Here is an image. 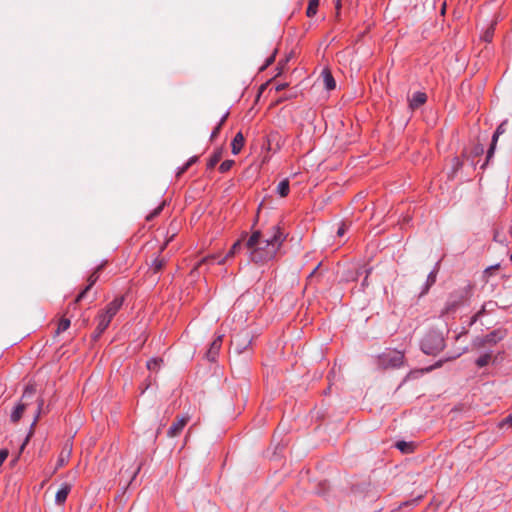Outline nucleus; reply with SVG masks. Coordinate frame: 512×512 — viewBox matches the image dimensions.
I'll return each instance as SVG.
<instances>
[{
    "mask_svg": "<svg viewBox=\"0 0 512 512\" xmlns=\"http://www.w3.org/2000/svg\"><path fill=\"white\" fill-rule=\"evenodd\" d=\"M382 362L392 367H399L404 360V354L400 351H390L382 356Z\"/></svg>",
    "mask_w": 512,
    "mask_h": 512,
    "instance_id": "0eeeda50",
    "label": "nucleus"
},
{
    "mask_svg": "<svg viewBox=\"0 0 512 512\" xmlns=\"http://www.w3.org/2000/svg\"><path fill=\"white\" fill-rule=\"evenodd\" d=\"M506 124H507V121H503L497 127L496 131L494 132L493 137H492V141H491V145H490V147H489V149L487 151L486 161L483 163L481 168H484L487 165V163L489 162V160L493 157L494 152H495V148H496V145H497L498 138H499L500 135H502L506 131V128H505Z\"/></svg>",
    "mask_w": 512,
    "mask_h": 512,
    "instance_id": "39448f33",
    "label": "nucleus"
},
{
    "mask_svg": "<svg viewBox=\"0 0 512 512\" xmlns=\"http://www.w3.org/2000/svg\"><path fill=\"white\" fill-rule=\"evenodd\" d=\"M495 31V23H491L490 26L485 30L482 35V39L485 42H491Z\"/></svg>",
    "mask_w": 512,
    "mask_h": 512,
    "instance_id": "bb28decb",
    "label": "nucleus"
},
{
    "mask_svg": "<svg viewBox=\"0 0 512 512\" xmlns=\"http://www.w3.org/2000/svg\"><path fill=\"white\" fill-rule=\"evenodd\" d=\"M35 392L36 388L34 385L26 386L20 403L15 407L11 414L12 422L16 423L21 419L26 407L30 404L28 400L34 396Z\"/></svg>",
    "mask_w": 512,
    "mask_h": 512,
    "instance_id": "7ed1b4c3",
    "label": "nucleus"
},
{
    "mask_svg": "<svg viewBox=\"0 0 512 512\" xmlns=\"http://www.w3.org/2000/svg\"><path fill=\"white\" fill-rule=\"evenodd\" d=\"M245 143V138L241 132H238L232 142H231V150L234 155H237L240 153L241 149L243 148Z\"/></svg>",
    "mask_w": 512,
    "mask_h": 512,
    "instance_id": "ddd939ff",
    "label": "nucleus"
},
{
    "mask_svg": "<svg viewBox=\"0 0 512 512\" xmlns=\"http://www.w3.org/2000/svg\"><path fill=\"white\" fill-rule=\"evenodd\" d=\"M274 61V55H272L270 58H268L266 62V66L270 65Z\"/></svg>",
    "mask_w": 512,
    "mask_h": 512,
    "instance_id": "09e8293b",
    "label": "nucleus"
},
{
    "mask_svg": "<svg viewBox=\"0 0 512 512\" xmlns=\"http://www.w3.org/2000/svg\"><path fill=\"white\" fill-rule=\"evenodd\" d=\"M395 447L397 449H399L404 454L412 453L415 449V445L413 442H406V441L396 442Z\"/></svg>",
    "mask_w": 512,
    "mask_h": 512,
    "instance_id": "6ab92c4d",
    "label": "nucleus"
},
{
    "mask_svg": "<svg viewBox=\"0 0 512 512\" xmlns=\"http://www.w3.org/2000/svg\"><path fill=\"white\" fill-rule=\"evenodd\" d=\"M166 264V261L164 258H156L152 262L151 269L154 271V273H158Z\"/></svg>",
    "mask_w": 512,
    "mask_h": 512,
    "instance_id": "c85d7f7f",
    "label": "nucleus"
},
{
    "mask_svg": "<svg viewBox=\"0 0 512 512\" xmlns=\"http://www.w3.org/2000/svg\"><path fill=\"white\" fill-rule=\"evenodd\" d=\"M491 360V354L485 353L476 360V365L480 368L485 367Z\"/></svg>",
    "mask_w": 512,
    "mask_h": 512,
    "instance_id": "c756f323",
    "label": "nucleus"
},
{
    "mask_svg": "<svg viewBox=\"0 0 512 512\" xmlns=\"http://www.w3.org/2000/svg\"><path fill=\"white\" fill-rule=\"evenodd\" d=\"M164 205H165V201H163L157 208H155L151 213H149L146 216V220L147 221H151L152 219L157 217L161 213V211L163 210Z\"/></svg>",
    "mask_w": 512,
    "mask_h": 512,
    "instance_id": "473e14b6",
    "label": "nucleus"
},
{
    "mask_svg": "<svg viewBox=\"0 0 512 512\" xmlns=\"http://www.w3.org/2000/svg\"><path fill=\"white\" fill-rule=\"evenodd\" d=\"M261 207H262V204H260V206L258 207L257 217H256V220H255V223L258 221L259 212H260V210H261Z\"/></svg>",
    "mask_w": 512,
    "mask_h": 512,
    "instance_id": "864d4df0",
    "label": "nucleus"
},
{
    "mask_svg": "<svg viewBox=\"0 0 512 512\" xmlns=\"http://www.w3.org/2000/svg\"><path fill=\"white\" fill-rule=\"evenodd\" d=\"M369 273H370V270H368V271H367V274H369ZM367 278H368V275H366L365 279H364V280H363V282H362V286H363V287H365V286H367V285H368Z\"/></svg>",
    "mask_w": 512,
    "mask_h": 512,
    "instance_id": "a18cd8bd",
    "label": "nucleus"
},
{
    "mask_svg": "<svg viewBox=\"0 0 512 512\" xmlns=\"http://www.w3.org/2000/svg\"><path fill=\"white\" fill-rule=\"evenodd\" d=\"M427 101V96L423 92H416L409 100V107L415 110L422 106Z\"/></svg>",
    "mask_w": 512,
    "mask_h": 512,
    "instance_id": "f8f14e48",
    "label": "nucleus"
},
{
    "mask_svg": "<svg viewBox=\"0 0 512 512\" xmlns=\"http://www.w3.org/2000/svg\"><path fill=\"white\" fill-rule=\"evenodd\" d=\"M105 263H102L97 266V268L93 271V273L88 277V285L85 287V289L79 293V295L76 297L74 304L76 305L79 301H81L86 293L93 287V285L97 282L99 279V272L103 269Z\"/></svg>",
    "mask_w": 512,
    "mask_h": 512,
    "instance_id": "423d86ee",
    "label": "nucleus"
},
{
    "mask_svg": "<svg viewBox=\"0 0 512 512\" xmlns=\"http://www.w3.org/2000/svg\"><path fill=\"white\" fill-rule=\"evenodd\" d=\"M123 302H124V297L123 296H119V297H116L113 301H111L105 310H103L106 314H108L109 316H112L114 317L117 312L119 311V309L121 308V306L123 305Z\"/></svg>",
    "mask_w": 512,
    "mask_h": 512,
    "instance_id": "9d476101",
    "label": "nucleus"
},
{
    "mask_svg": "<svg viewBox=\"0 0 512 512\" xmlns=\"http://www.w3.org/2000/svg\"><path fill=\"white\" fill-rule=\"evenodd\" d=\"M113 319L112 316H109L104 311H101L97 316L98 321V334H102L107 327L109 326L111 320Z\"/></svg>",
    "mask_w": 512,
    "mask_h": 512,
    "instance_id": "9b49d317",
    "label": "nucleus"
},
{
    "mask_svg": "<svg viewBox=\"0 0 512 512\" xmlns=\"http://www.w3.org/2000/svg\"><path fill=\"white\" fill-rule=\"evenodd\" d=\"M141 469V466H138V468L136 469V471L134 472V475L132 477V480L136 477L137 473L140 471Z\"/></svg>",
    "mask_w": 512,
    "mask_h": 512,
    "instance_id": "603ef678",
    "label": "nucleus"
},
{
    "mask_svg": "<svg viewBox=\"0 0 512 512\" xmlns=\"http://www.w3.org/2000/svg\"><path fill=\"white\" fill-rule=\"evenodd\" d=\"M484 153V146L481 143H476L473 145L469 154H464L468 160L471 161L472 165H475L477 162L475 158L480 157Z\"/></svg>",
    "mask_w": 512,
    "mask_h": 512,
    "instance_id": "2eb2a0df",
    "label": "nucleus"
},
{
    "mask_svg": "<svg viewBox=\"0 0 512 512\" xmlns=\"http://www.w3.org/2000/svg\"><path fill=\"white\" fill-rule=\"evenodd\" d=\"M346 232V227L344 224H342L339 229L337 230V235L338 236H343L344 233Z\"/></svg>",
    "mask_w": 512,
    "mask_h": 512,
    "instance_id": "a19ab883",
    "label": "nucleus"
},
{
    "mask_svg": "<svg viewBox=\"0 0 512 512\" xmlns=\"http://www.w3.org/2000/svg\"><path fill=\"white\" fill-rule=\"evenodd\" d=\"M251 343V338L248 334L245 335L243 341L239 337H237L234 341V344L236 346L237 352L241 353L243 350L246 349L248 345Z\"/></svg>",
    "mask_w": 512,
    "mask_h": 512,
    "instance_id": "4be33fe9",
    "label": "nucleus"
},
{
    "mask_svg": "<svg viewBox=\"0 0 512 512\" xmlns=\"http://www.w3.org/2000/svg\"><path fill=\"white\" fill-rule=\"evenodd\" d=\"M227 117H228V113L223 115V117L220 119V121H219V123L217 125H220V127H222L223 124L225 123V121L227 120Z\"/></svg>",
    "mask_w": 512,
    "mask_h": 512,
    "instance_id": "37998d69",
    "label": "nucleus"
},
{
    "mask_svg": "<svg viewBox=\"0 0 512 512\" xmlns=\"http://www.w3.org/2000/svg\"><path fill=\"white\" fill-rule=\"evenodd\" d=\"M454 169L458 170L462 167V162L459 160V158H454Z\"/></svg>",
    "mask_w": 512,
    "mask_h": 512,
    "instance_id": "ea45409f",
    "label": "nucleus"
},
{
    "mask_svg": "<svg viewBox=\"0 0 512 512\" xmlns=\"http://www.w3.org/2000/svg\"><path fill=\"white\" fill-rule=\"evenodd\" d=\"M499 265L491 266L485 270L486 273H490L491 269H497Z\"/></svg>",
    "mask_w": 512,
    "mask_h": 512,
    "instance_id": "8fccbe9b",
    "label": "nucleus"
},
{
    "mask_svg": "<svg viewBox=\"0 0 512 512\" xmlns=\"http://www.w3.org/2000/svg\"><path fill=\"white\" fill-rule=\"evenodd\" d=\"M197 161H198V157L197 156L191 157L181 168H179L176 176L180 177L182 174H184Z\"/></svg>",
    "mask_w": 512,
    "mask_h": 512,
    "instance_id": "a878e982",
    "label": "nucleus"
},
{
    "mask_svg": "<svg viewBox=\"0 0 512 512\" xmlns=\"http://www.w3.org/2000/svg\"><path fill=\"white\" fill-rule=\"evenodd\" d=\"M222 339H223V335H219L211 343V345L207 351V354H206V357L209 361H214L216 359L218 352L222 345Z\"/></svg>",
    "mask_w": 512,
    "mask_h": 512,
    "instance_id": "1a4fd4ad",
    "label": "nucleus"
},
{
    "mask_svg": "<svg viewBox=\"0 0 512 512\" xmlns=\"http://www.w3.org/2000/svg\"><path fill=\"white\" fill-rule=\"evenodd\" d=\"M233 165H234L233 160H225L220 164L219 170L221 173H225V172L229 171Z\"/></svg>",
    "mask_w": 512,
    "mask_h": 512,
    "instance_id": "72a5a7b5",
    "label": "nucleus"
},
{
    "mask_svg": "<svg viewBox=\"0 0 512 512\" xmlns=\"http://www.w3.org/2000/svg\"><path fill=\"white\" fill-rule=\"evenodd\" d=\"M341 7V0H336V9L339 10Z\"/></svg>",
    "mask_w": 512,
    "mask_h": 512,
    "instance_id": "3c124183",
    "label": "nucleus"
},
{
    "mask_svg": "<svg viewBox=\"0 0 512 512\" xmlns=\"http://www.w3.org/2000/svg\"><path fill=\"white\" fill-rule=\"evenodd\" d=\"M241 247H242V240L239 239L232 245V247L229 250V252L227 253V255L224 258L218 260V264H223L226 261V259L233 257L241 249Z\"/></svg>",
    "mask_w": 512,
    "mask_h": 512,
    "instance_id": "412c9836",
    "label": "nucleus"
},
{
    "mask_svg": "<svg viewBox=\"0 0 512 512\" xmlns=\"http://www.w3.org/2000/svg\"><path fill=\"white\" fill-rule=\"evenodd\" d=\"M506 335L505 330L497 329L492 331L491 333L487 334L483 337H477L473 340V347L474 348H482L487 344L495 345L499 341H501Z\"/></svg>",
    "mask_w": 512,
    "mask_h": 512,
    "instance_id": "20e7f679",
    "label": "nucleus"
},
{
    "mask_svg": "<svg viewBox=\"0 0 512 512\" xmlns=\"http://www.w3.org/2000/svg\"><path fill=\"white\" fill-rule=\"evenodd\" d=\"M217 259V257L215 255H211V256H207V257H204L198 264V266H201L202 264H205V263H212L214 262L215 260Z\"/></svg>",
    "mask_w": 512,
    "mask_h": 512,
    "instance_id": "c9c22d12",
    "label": "nucleus"
},
{
    "mask_svg": "<svg viewBox=\"0 0 512 512\" xmlns=\"http://www.w3.org/2000/svg\"><path fill=\"white\" fill-rule=\"evenodd\" d=\"M190 417L188 415L181 416L177 418V420L171 425V427L168 429V436L169 437H176L178 436L183 428L188 423Z\"/></svg>",
    "mask_w": 512,
    "mask_h": 512,
    "instance_id": "6e6552de",
    "label": "nucleus"
},
{
    "mask_svg": "<svg viewBox=\"0 0 512 512\" xmlns=\"http://www.w3.org/2000/svg\"><path fill=\"white\" fill-rule=\"evenodd\" d=\"M70 454H71V446L66 445L58 457V461H57L55 470H57L58 468L65 465V463L68 461V459L70 457Z\"/></svg>",
    "mask_w": 512,
    "mask_h": 512,
    "instance_id": "a211bd4d",
    "label": "nucleus"
},
{
    "mask_svg": "<svg viewBox=\"0 0 512 512\" xmlns=\"http://www.w3.org/2000/svg\"><path fill=\"white\" fill-rule=\"evenodd\" d=\"M486 311V304H484L481 308L480 311H478L473 317H472V320H471V324L475 323L477 321V319L482 316Z\"/></svg>",
    "mask_w": 512,
    "mask_h": 512,
    "instance_id": "f704fd0d",
    "label": "nucleus"
},
{
    "mask_svg": "<svg viewBox=\"0 0 512 512\" xmlns=\"http://www.w3.org/2000/svg\"><path fill=\"white\" fill-rule=\"evenodd\" d=\"M8 450L7 449H2L0 450V466L3 464V462L7 459L8 457Z\"/></svg>",
    "mask_w": 512,
    "mask_h": 512,
    "instance_id": "e433bc0d",
    "label": "nucleus"
},
{
    "mask_svg": "<svg viewBox=\"0 0 512 512\" xmlns=\"http://www.w3.org/2000/svg\"><path fill=\"white\" fill-rule=\"evenodd\" d=\"M70 326V320L67 319V318H62L60 321H59V324H58V327H57V330H56V333L57 334H60L64 331H66Z\"/></svg>",
    "mask_w": 512,
    "mask_h": 512,
    "instance_id": "7c9ffc66",
    "label": "nucleus"
},
{
    "mask_svg": "<svg viewBox=\"0 0 512 512\" xmlns=\"http://www.w3.org/2000/svg\"><path fill=\"white\" fill-rule=\"evenodd\" d=\"M43 405H44V399L41 398V397L38 398V400H37V408H36V411H35V417H34V420H33L32 424H31L30 432H29L25 442L23 443V445H25L28 442L30 436L33 434L34 427H35L37 421L39 420V417H40ZM23 447L24 446H22V448Z\"/></svg>",
    "mask_w": 512,
    "mask_h": 512,
    "instance_id": "4468645a",
    "label": "nucleus"
},
{
    "mask_svg": "<svg viewBox=\"0 0 512 512\" xmlns=\"http://www.w3.org/2000/svg\"><path fill=\"white\" fill-rule=\"evenodd\" d=\"M221 128H222V127H220V125H217V126L213 129V131H212V133H211V136H210V140H211V141H213V140L218 136V134L220 133Z\"/></svg>",
    "mask_w": 512,
    "mask_h": 512,
    "instance_id": "4c0bfd02",
    "label": "nucleus"
},
{
    "mask_svg": "<svg viewBox=\"0 0 512 512\" xmlns=\"http://www.w3.org/2000/svg\"><path fill=\"white\" fill-rule=\"evenodd\" d=\"M275 138H276V135H274V134H270L267 137V146H266L267 151H270L272 149L271 144H272V141L275 140Z\"/></svg>",
    "mask_w": 512,
    "mask_h": 512,
    "instance_id": "58836bf2",
    "label": "nucleus"
},
{
    "mask_svg": "<svg viewBox=\"0 0 512 512\" xmlns=\"http://www.w3.org/2000/svg\"><path fill=\"white\" fill-rule=\"evenodd\" d=\"M441 363H442L441 361L437 362V363L435 364V367H440V366H441ZM433 368H434V366H433ZM431 369H432V367H431L429 370H431Z\"/></svg>",
    "mask_w": 512,
    "mask_h": 512,
    "instance_id": "6e6d98bb",
    "label": "nucleus"
},
{
    "mask_svg": "<svg viewBox=\"0 0 512 512\" xmlns=\"http://www.w3.org/2000/svg\"><path fill=\"white\" fill-rule=\"evenodd\" d=\"M162 363V359L160 358H152L150 360L147 361V368L149 370H157L159 367H160V364Z\"/></svg>",
    "mask_w": 512,
    "mask_h": 512,
    "instance_id": "2f4dec72",
    "label": "nucleus"
},
{
    "mask_svg": "<svg viewBox=\"0 0 512 512\" xmlns=\"http://www.w3.org/2000/svg\"><path fill=\"white\" fill-rule=\"evenodd\" d=\"M319 6V0H309L308 7L306 10V15L308 17H313L317 13V9Z\"/></svg>",
    "mask_w": 512,
    "mask_h": 512,
    "instance_id": "b1692460",
    "label": "nucleus"
},
{
    "mask_svg": "<svg viewBox=\"0 0 512 512\" xmlns=\"http://www.w3.org/2000/svg\"><path fill=\"white\" fill-rule=\"evenodd\" d=\"M319 267H320V264H318V266L316 268H314V270L309 274L308 278H312L316 274Z\"/></svg>",
    "mask_w": 512,
    "mask_h": 512,
    "instance_id": "c03bdc74",
    "label": "nucleus"
},
{
    "mask_svg": "<svg viewBox=\"0 0 512 512\" xmlns=\"http://www.w3.org/2000/svg\"><path fill=\"white\" fill-rule=\"evenodd\" d=\"M444 346L443 336L436 331L427 333L421 342V349L427 355H436L443 350Z\"/></svg>",
    "mask_w": 512,
    "mask_h": 512,
    "instance_id": "f03ea898",
    "label": "nucleus"
},
{
    "mask_svg": "<svg viewBox=\"0 0 512 512\" xmlns=\"http://www.w3.org/2000/svg\"><path fill=\"white\" fill-rule=\"evenodd\" d=\"M285 240L286 235L279 225H273L265 235L260 230L253 231L245 244L249 259L255 264L273 260Z\"/></svg>",
    "mask_w": 512,
    "mask_h": 512,
    "instance_id": "f257e3e1",
    "label": "nucleus"
},
{
    "mask_svg": "<svg viewBox=\"0 0 512 512\" xmlns=\"http://www.w3.org/2000/svg\"><path fill=\"white\" fill-rule=\"evenodd\" d=\"M436 275H437L436 270L429 273V275L427 277L425 289L422 291V294L427 293L429 288L436 282Z\"/></svg>",
    "mask_w": 512,
    "mask_h": 512,
    "instance_id": "cd10ccee",
    "label": "nucleus"
},
{
    "mask_svg": "<svg viewBox=\"0 0 512 512\" xmlns=\"http://www.w3.org/2000/svg\"><path fill=\"white\" fill-rule=\"evenodd\" d=\"M101 335H102V334H98V326H97V327H96V330H95V332H94V334H93V338L96 340V339H98Z\"/></svg>",
    "mask_w": 512,
    "mask_h": 512,
    "instance_id": "49530a36",
    "label": "nucleus"
},
{
    "mask_svg": "<svg viewBox=\"0 0 512 512\" xmlns=\"http://www.w3.org/2000/svg\"><path fill=\"white\" fill-rule=\"evenodd\" d=\"M322 78L324 86L327 90H333L336 87L335 79L329 69H323Z\"/></svg>",
    "mask_w": 512,
    "mask_h": 512,
    "instance_id": "dca6fc26",
    "label": "nucleus"
},
{
    "mask_svg": "<svg viewBox=\"0 0 512 512\" xmlns=\"http://www.w3.org/2000/svg\"><path fill=\"white\" fill-rule=\"evenodd\" d=\"M445 9H446V3L444 2L442 5L441 14L445 13Z\"/></svg>",
    "mask_w": 512,
    "mask_h": 512,
    "instance_id": "5fc2aeb1",
    "label": "nucleus"
},
{
    "mask_svg": "<svg viewBox=\"0 0 512 512\" xmlns=\"http://www.w3.org/2000/svg\"><path fill=\"white\" fill-rule=\"evenodd\" d=\"M504 424H508L510 426H512V413L509 414L503 421Z\"/></svg>",
    "mask_w": 512,
    "mask_h": 512,
    "instance_id": "79ce46f5",
    "label": "nucleus"
},
{
    "mask_svg": "<svg viewBox=\"0 0 512 512\" xmlns=\"http://www.w3.org/2000/svg\"><path fill=\"white\" fill-rule=\"evenodd\" d=\"M166 245H167V242L161 247V250H164Z\"/></svg>",
    "mask_w": 512,
    "mask_h": 512,
    "instance_id": "4d7b16f0",
    "label": "nucleus"
},
{
    "mask_svg": "<svg viewBox=\"0 0 512 512\" xmlns=\"http://www.w3.org/2000/svg\"><path fill=\"white\" fill-rule=\"evenodd\" d=\"M287 86V84H279L277 87H276V90L277 91H281L283 89H285V87Z\"/></svg>",
    "mask_w": 512,
    "mask_h": 512,
    "instance_id": "de8ad7c7",
    "label": "nucleus"
},
{
    "mask_svg": "<svg viewBox=\"0 0 512 512\" xmlns=\"http://www.w3.org/2000/svg\"><path fill=\"white\" fill-rule=\"evenodd\" d=\"M510 260L512 261V254L510 255Z\"/></svg>",
    "mask_w": 512,
    "mask_h": 512,
    "instance_id": "13d9d810",
    "label": "nucleus"
},
{
    "mask_svg": "<svg viewBox=\"0 0 512 512\" xmlns=\"http://www.w3.org/2000/svg\"><path fill=\"white\" fill-rule=\"evenodd\" d=\"M221 157H222L221 150L214 152L213 155L208 160L207 168L213 169L216 166V164L221 160Z\"/></svg>",
    "mask_w": 512,
    "mask_h": 512,
    "instance_id": "393cba45",
    "label": "nucleus"
},
{
    "mask_svg": "<svg viewBox=\"0 0 512 512\" xmlns=\"http://www.w3.org/2000/svg\"><path fill=\"white\" fill-rule=\"evenodd\" d=\"M462 302L461 296H451L449 300L446 302L445 308L442 311V314H447L454 311Z\"/></svg>",
    "mask_w": 512,
    "mask_h": 512,
    "instance_id": "f3484780",
    "label": "nucleus"
},
{
    "mask_svg": "<svg viewBox=\"0 0 512 512\" xmlns=\"http://www.w3.org/2000/svg\"><path fill=\"white\" fill-rule=\"evenodd\" d=\"M277 192L281 197H286L289 194V180H282L277 187Z\"/></svg>",
    "mask_w": 512,
    "mask_h": 512,
    "instance_id": "5701e85b",
    "label": "nucleus"
},
{
    "mask_svg": "<svg viewBox=\"0 0 512 512\" xmlns=\"http://www.w3.org/2000/svg\"><path fill=\"white\" fill-rule=\"evenodd\" d=\"M69 492H70L69 485L66 484L63 487H61L56 493V496H55L56 502L58 504H63L65 502V500L67 499Z\"/></svg>",
    "mask_w": 512,
    "mask_h": 512,
    "instance_id": "aec40b11",
    "label": "nucleus"
}]
</instances>
